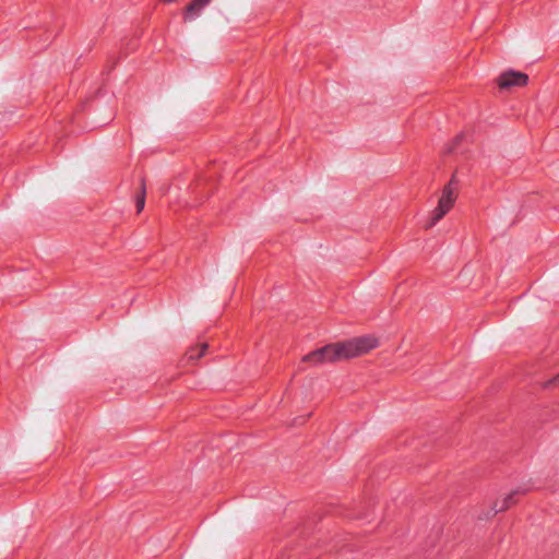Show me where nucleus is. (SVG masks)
<instances>
[{
  "instance_id": "obj_4",
  "label": "nucleus",
  "mask_w": 559,
  "mask_h": 559,
  "mask_svg": "<svg viewBox=\"0 0 559 559\" xmlns=\"http://www.w3.org/2000/svg\"><path fill=\"white\" fill-rule=\"evenodd\" d=\"M528 82V76L523 72L509 70L503 72L498 80L500 88H510L513 86H525Z\"/></svg>"
},
{
  "instance_id": "obj_8",
  "label": "nucleus",
  "mask_w": 559,
  "mask_h": 559,
  "mask_svg": "<svg viewBox=\"0 0 559 559\" xmlns=\"http://www.w3.org/2000/svg\"><path fill=\"white\" fill-rule=\"evenodd\" d=\"M206 348H207V345L205 343H203L197 348L189 349V352L187 353L188 359L201 358L205 354Z\"/></svg>"
},
{
  "instance_id": "obj_9",
  "label": "nucleus",
  "mask_w": 559,
  "mask_h": 559,
  "mask_svg": "<svg viewBox=\"0 0 559 559\" xmlns=\"http://www.w3.org/2000/svg\"><path fill=\"white\" fill-rule=\"evenodd\" d=\"M547 386H550V385H559V373L552 378L551 380H549L546 384Z\"/></svg>"
},
{
  "instance_id": "obj_2",
  "label": "nucleus",
  "mask_w": 559,
  "mask_h": 559,
  "mask_svg": "<svg viewBox=\"0 0 559 559\" xmlns=\"http://www.w3.org/2000/svg\"><path fill=\"white\" fill-rule=\"evenodd\" d=\"M342 359H345V356L342 350L341 343H336L325 345L321 348H318L307 354L306 356H304L302 361L310 362L314 366H320Z\"/></svg>"
},
{
  "instance_id": "obj_5",
  "label": "nucleus",
  "mask_w": 559,
  "mask_h": 559,
  "mask_svg": "<svg viewBox=\"0 0 559 559\" xmlns=\"http://www.w3.org/2000/svg\"><path fill=\"white\" fill-rule=\"evenodd\" d=\"M210 2L211 0H192L186 9L185 21L197 19Z\"/></svg>"
},
{
  "instance_id": "obj_1",
  "label": "nucleus",
  "mask_w": 559,
  "mask_h": 559,
  "mask_svg": "<svg viewBox=\"0 0 559 559\" xmlns=\"http://www.w3.org/2000/svg\"><path fill=\"white\" fill-rule=\"evenodd\" d=\"M454 179L452 178L450 182L443 188L441 197L438 201V205L432 211L429 222L427 223V228L433 227L439 221H441L453 207L456 194L453 188Z\"/></svg>"
},
{
  "instance_id": "obj_6",
  "label": "nucleus",
  "mask_w": 559,
  "mask_h": 559,
  "mask_svg": "<svg viewBox=\"0 0 559 559\" xmlns=\"http://www.w3.org/2000/svg\"><path fill=\"white\" fill-rule=\"evenodd\" d=\"M516 493H518V491L510 492L509 495H507L503 498V500L501 502H496L495 507H493L495 512L498 513V512H502V511L507 510L513 503V497Z\"/></svg>"
},
{
  "instance_id": "obj_3",
  "label": "nucleus",
  "mask_w": 559,
  "mask_h": 559,
  "mask_svg": "<svg viewBox=\"0 0 559 559\" xmlns=\"http://www.w3.org/2000/svg\"><path fill=\"white\" fill-rule=\"evenodd\" d=\"M341 346L345 359H348L376 348L378 346V340L374 336L365 335L343 342L341 343Z\"/></svg>"
},
{
  "instance_id": "obj_7",
  "label": "nucleus",
  "mask_w": 559,
  "mask_h": 559,
  "mask_svg": "<svg viewBox=\"0 0 559 559\" xmlns=\"http://www.w3.org/2000/svg\"><path fill=\"white\" fill-rule=\"evenodd\" d=\"M136 212L140 213L145 206V182L141 181V191L140 194L135 199Z\"/></svg>"
}]
</instances>
